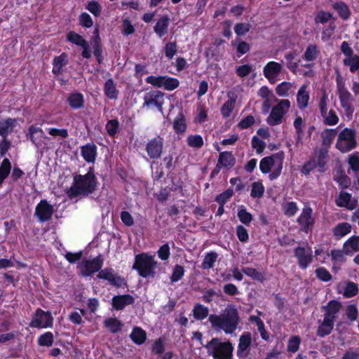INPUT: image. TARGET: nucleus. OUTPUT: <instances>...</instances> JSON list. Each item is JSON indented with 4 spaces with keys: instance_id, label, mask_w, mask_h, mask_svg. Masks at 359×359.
Listing matches in <instances>:
<instances>
[{
    "instance_id": "f257e3e1",
    "label": "nucleus",
    "mask_w": 359,
    "mask_h": 359,
    "mask_svg": "<svg viewBox=\"0 0 359 359\" xmlns=\"http://www.w3.org/2000/svg\"><path fill=\"white\" fill-rule=\"evenodd\" d=\"M208 320L213 330L218 332L222 330L226 334H231L239 323L238 312L234 306H228L219 315L209 316Z\"/></svg>"
},
{
    "instance_id": "f03ea898",
    "label": "nucleus",
    "mask_w": 359,
    "mask_h": 359,
    "mask_svg": "<svg viewBox=\"0 0 359 359\" xmlns=\"http://www.w3.org/2000/svg\"><path fill=\"white\" fill-rule=\"evenodd\" d=\"M97 186V182L93 168H90L86 175H76L74 177L73 184L67 193L72 198L76 196H86L92 194Z\"/></svg>"
},
{
    "instance_id": "7ed1b4c3",
    "label": "nucleus",
    "mask_w": 359,
    "mask_h": 359,
    "mask_svg": "<svg viewBox=\"0 0 359 359\" xmlns=\"http://www.w3.org/2000/svg\"><path fill=\"white\" fill-rule=\"evenodd\" d=\"M208 355L213 359H233V346L229 340L222 341L219 338H212L205 346Z\"/></svg>"
},
{
    "instance_id": "20e7f679",
    "label": "nucleus",
    "mask_w": 359,
    "mask_h": 359,
    "mask_svg": "<svg viewBox=\"0 0 359 359\" xmlns=\"http://www.w3.org/2000/svg\"><path fill=\"white\" fill-rule=\"evenodd\" d=\"M284 157V153L280 151L263 158L259 163L260 170L264 174L269 173L270 180H276L281 174Z\"/></svg>"
},
{
    "instance_id": "39448f33",
    "label": "nucleus",
    "mask_w": 359,
    "mask_h": 359,
    "mask_svg": "<svg viewBox=\"0 0 359 359\" xmlns=\"http://www.w3.org/2000/svg\"><path fill=\"white\" fill-rule=\"evenodd\" d=\"M158 262L155 260L154 255L142 253L135 256V262L133 266L136 269L140 276L143 278H153L155 276V269Z\"/></svg>"
},
{
    "instance_id": "423d86ee",
    "label": "nucleus",
    "mask_w": 359,
    "mask_h": 359,
    "mask_svg": "<svg viewBox=\"0 0 359 359\" xmlns=\"http://www.w3.org/2000/svg\"><path fill=\"white\" fill-rule=\"evenodd\" d=\"M357 146V133L355 129L345 128L339 132L335 147L340 152L348 153L355 149Z\"/></svg>"
},
{
    "instance_id": "0eeeda50",
    "label": "nucleus",
    "mask_w": 359,
    "mask_h": 359,
    "mask_svg": "<svg viewBox=\"0 0 359 359\" xmlns=\"http://www.w3.org/2000/svg\"><path fill=\"white\" fill-rule=\"evenodd\" d=\"M327 157V151L325 149L316 150L311 156L309 161L306 162L302 168V172L307 175L312 170L317 168L320 172L325 170L326 159Z\"/></svg>"
},
{
    "instance_id": "6e6552de",
    "label": "nucleus",
    "mask_w": 359,
    "mask_h": 359,
    "mask_svg": "<svg viewBox=\"0 0 359 359\" xmlns=\"http://www.w3.org/2000/svg\"><path fill=\"white\" fill-rule=\"evenodd\" d=\"M276 104L273 106L266 118L269 125L274 126L283 123L285 115L290 108L289 100H276Z\"/></svg>"
},
{
    "instance_id": "1a4fd4ad",
    "label": "nucleus",
    "mask_w": 359,
    "mask_h": 359,
    "mask_svg": "<svg viewBox=\"0 0 359 359\" xmlns=\"http://www.w3.org/2000/svg\"><path fill=\"white\" fill-rule=\"evenodd\" d=\"M149 83L156 88H163L165 90L171 91L176 89L180 82L177 79L168 76H149L145 79Z\"/></svg>"
},
{
    "instance_id": "9d476101",
    "label": "nucleus",
    "mask_w": 359,
    "mask_h": 359,
    "mask_svg": "<svg viewBox=\"0 0 359 359\" xmlns=\"http://www.w3.org/2000/svg\"><path fill=\"white\" fill-rule=\"evenodd\" d=\"M164 95L165 94L159 90H151L147 93L143 97V107H146L148 109H156L162 112Z\"/></svg>"
},
{
    "instance_id": "9b49d317",
    "label": "nucleus",
    "mask_w": 359,
    "mask_h": 359,
    "mask_svg": "<svg viewBox=\"0 0 359 359\" xmlns=\"http://www.w3.org/2000/svg\"><path fill=\"white\" fill-rule=\"evenodd\" d=\"M53 212V205L46 200H41L35 208L34 216L40 222H45L52 218Z\"/></svg>"
},
{
    "instance_id": "f8f14e48",
    "label": "nucleus",
    "mask_w": 359,
    "mask_h": 359,
    "mask_svg": "<svg viewBox=\"0 0 359 359\" xmlns=\"http://www.w3.org/2000/svg\"><path fill=\"white\" fill-rule=\"evenodd\" d=\"M145 150L150 158H161L163 150V139L157 136L149 140L146 144Z\"/></svg>"
},
{
    "instance_id": "ddd939ff",
    "label": "nucleus",
    "mask_w": 359,
    "mask_h": 359,
    "mask_svg": "<svg viewBox=\"0 0 359 359\" xmlns=\"http://www.w3.org/2000/svg\"><path fill=\"white\" fill-rule=\"evenodd\" d=\"M53 318L50 313L45 312L38 309L33 319L30 323V326L33 327H48L52 326Z\"/></svg>"
},
{
    "instance_id": "4468645a",
    "label": "nucleus",
    "mask_w": 359,
    "mask_h": 359,
    "mask_svg": "<svg viewBox=\"0 0 359 359\" xmlns=\"http://www.w3.org/2000/svg\"><path fill=\"white\" fill-rule=\"evenodd\" d=\"M102 266V259L97 257L91 260H84L79 264L81 273L84 276H91L100 271Z\"/></svg>"
},
{
    "instance_id": "2eb2a0df",
    "label": "nucleus",
    "mask_w": 359,
    "mask_h": 359,
    "mask_svg": "<svg viewBox=\"0 0 359 359\" xmlns=\"http://www.w3.org/2000/svg\"><path fill=\"white\" fill-rule=\"evenodd\" d=\"M283 70V67L280 63L270 61L264 67L263 74L270 83H273L277 81Z\"/></svg>"
},
{
    "instance_id": "dca6fc26",
    "label": "nucleus",
    "mask_w": 359,
    "mask_h": 359,
    "mask_svg": "<svg viewBox=\"0 0 359 359\" xmlns=\"http://www.w3.org/2000/svg\"><path fill=\"white\" fill-rule=\"evenodd\" d=\"M338 95L341 107L347 114L351 115L354 111L352 95L344 86L338 87Z\"/></svg>"
},
{
    "instance_id": "f3484780",
    "label": "nucleus",
    "mask_w": 359,
    "mask_h": 359,
    "mask_svg": "<svg viewBox=\"0 0 359 359\" xmlns=\"http://www.w3.org/2000/svg\"><path fill=\"white\" fill-rule=\"evenodd\" d=\"M313 210L309 206H305L297 218V222L302 226V229L308 233L312 228L314 224V218L312 216Z\"/></svg>"
},
{
    "instance_id": "a211bd4d",
    "label": "nucleus",
    "mask_w": 359,
    "mask_h": 359,
    "mask_svg": "<svg viewBox=\"0 0 359 359\" xmlns=\"http://www.w3.org/2000/svg\"><path fill=\"white\" fill-rule=\"evenodd\" d=\"M294 255L297 258L299 266L304 269L308 267L313 259L312 250L309 247H297L294 250Z\"/></svg>"
},
{
    "instance_id": "6ab92c4d",
    "label": "nucleus",
    "mask_w": 359,
    "mask_h": 359,
    "mask_svg": "<svg viewBox=\"0 0 359 359\" xmlns=\"http://www.w3.org/2000/svg\"><path fill=\"white\" fill-rule=\"evenodd\" d=\"M27 137L37 148L44 144L45 140L47 138L42 129L35 126H31L29 128Z\"/></svg>"
},
{
    "instance_id": "aec40b11",
    "label": "nucleus",
    "mask_w": 359,
    "mask_h": 359,
    "mask_svg": "<svg viewBox=\"0 0 359 359\" xmlns=\"http://www.w3.org/2000/svg\"><path fill=\"white\" fill-rule=\"evenodd\" d=\"M341 306L342 305L339 301H330L327 305L323 306L324 318L334 323V320L337 318L338 313H339Z\"/></svg>"
},
{
    "instance_id": "412c9836",
    "label": "nucleus",
    "mask_w": 359,
    "mask_h": 359,
    "mask_svg": "<svg viewBox=\"0 0 359 359\" xmlns=\"http://www.w3.org/2000/svg\"><path fill=\"white\" fill-rule=\"evenodd\" d=\"M100 279L107 280L111 285L116 287L125 285L126 283L123 278L114 273L111 269H104L101 270L97 275Z\"/></svg>"
},
{
    "instance_id": "4be33fe9",
    "label": "nucleus",
    "mask_w": 359,
    "mask_h": 359,
    "mask_svg": "<svg viewBox=\"0 0 359 359\" xmlns=\"http://www.w3.org/2000/svg\"><path fill=\"white\" fill-rule=\"evenodd\" d=\"M336 205L338 207L346 208L348 210H353L357 207V200L353 198L351 194L345 191H341L336 198Z\"/></svg>"
},
{
    "instance_id": "5701e85b",
    "label": "nucleus",
    "mask_w": 359,
    "mask_h": 359,
    "mask_svg": "<svg viewBox=\"0 0 359 359\" xmlns=\"http://www.w3.org/2000/svg\"><path fill=\"white\" fill-rule=\"evenodd\" d=\"M307 88L308 86L306 85H303L300 87L297 93V105L300 110H304L309 106L310 93Z\"/></svg>"
},
{
    "instance_id": "b1692460",
    "label": "nucleus",
    "mask_w": 359,
    "mask_h": 359,
    "mask_svg": "<svg viewBox=\"0 0 359 359\" xmlns=\"http://www.w3.org/2000/svg\"><path fill=\"white\" fill-rule=\"evenodd\" d=\"M135 299L130 294L114 296L112 298V306L116 310H122L126 306L133 304Z\"/></svg>"
},
{
    "instance_id": "393cba45",
    "label": "nucleus",
    "mask_w": 359,
    "mask_h": 359,
    "mask_svg": "<svg viewBox=\"0 0 359 359\" xmlns=\"http://www.w3.org/2000/svg\"><path fill=\"white\" fill-rule=\"evenodd\" d=\"M252 343V338H239L236 354L240 359H245L249 355Z\"/></svg>"
},
{
    "instance_id": "a878e982",
    "label": "nucleus",
    "mask_w": 359,
    "mask_h": 359,
    "mask_svg": "<svg viewBox=\"0 0 359 359\" xmlns=\"http://www.w3.org/2000/svg\"><path fill=\"white\" fill-rule=\"evenodd\" d=\"M83 158L88 163H94L97 156V147L93 143H88L81 147Z\"/></svg>"
},
{
    "instance_id": "bb28decb",
    "label": "nucleus",
    "mask_w": 359,
    "mask_h": 359,
    "mask_svg": "<svg viewBox=\"0 0 359 359\" xmlns=\"http://www.w3.org/2000/svg\"><path fill=\"white\" fill-rule=\"evenodd\" d=\"M17 121L15 118H8L0 121V135L6 138L11 134L16 126Z\"/></svg>"
},
{
    "instance_id": "cd10ccee",
    "label": "nucleus",
    "mask_w": 359,
    "mask_h": 359,
    "mask_svg": "<svg viewBox=\"0 0 359 359\" xmlns=\"http://www.w3.org/2000/svg\"><path fill=\"white\" fill-rule=\"evenodd\" d=\"M344 252L347 255H352L359 251V236H353L350 237L344 243Z\"/></svg>"
},
{
    "instance_id": "c85d7f7f",
    "label": "nucleus",
    "mask_w": 359,
    "mask_h": 359,
    "mask_svg": "<svg viewBox=\"0 0 359 359\" xmlns=\"http://www.w3.org/2000/svg\"><path fill=\"white\" fill-rule=\"evenodd\" d=\"M320 55V50L315 44H309L302 56V60L308 62H314Z\"/></svg>"
},
{
    "instance_id": "c756f323",
    "label": "nucleus",
    "mask_w": 359,
    "mask_h": 359,
    "mask_svg": "<svg viewBox=\"0 0 359 359\" xmlns=\"http://www.w3.org/2000/svg\"><path fill=\"white\" fill-rule=\"evenodd\" d=\"M170 19L167 15L161 18L154 27L155 33L162 37L168 33Z\"/></svg>"
},
{
    "instance_id": "7c9ffc66",
    "label": "nucleus",
    "mask_w": 359,
    "mask_h": 359,
    "mask_svg": "<svg viewBox=\"0 0 359 359\" xmlns=\"http://www.w3.org/2000/svg\"><path fill=\"white\" fill-rule=\"evenodd\" d=\"M104 95L110 100H116L118 95V90L116 85L112 79H108L104 85Z\"/></svg>"
},
{
    "instance_id": "2f4dec72",
    "label": "nucleus",
    "mask_w": 359,
    "mask_h": 359,
    "mask_svg": "<svg viewBox=\"0 0 359 359\" xmlns=\"http://www.w3.org/2000/svg\"><path fill=\"white\" fill-rule=\"evenodd\" d=\"M67 55L65 53L55 57L53 62V73L60 74L62 71V68L67 65Z\"/></svg>"
},
{
    "instance_id": "473e14b6",
    "label": "nucleus",
    "mask_w": 359,
    "mask_h": 359,
    "mask_svg": "<svg viewBox=\"0 0 359 359\" xmlns=\"http://www.w3.org/2000/svg\"><path fill=\"white\" fill-rule=\"evenodd\" d=\"M351 231V225L348 222L339 223L332 229L333 234L337 239L348 234Z\"/></svg>"
},
{
    "instance_id": "72a5a7b5",
    "label": "nucleus",
    "mask_w": 359,
    "mask_h": 359,
    "mask_svg": "<svg viewBox=\"0 0 359 359\" xmlns=\"http://www.w3.org/2000/svg\"><path fill=\"white\" fill-rule=\"evenodd\" d=\"M235 158L231 152L223 151L219 154L218 164L225 168H231L235 164Z\"/></svg>"
},
{
    "instance_id": "f704fd0d",
    "label": "nucleus",
    "mask_w": 359,
    "mask_h": 359,
    "mask_svg": "<svg viewBox=\"0 0 359 359\" xmlns=\"http://www.w3.org/2000/svg\"><path fill=\"white\" fill-rule=\"evenodd\" d=\"M104 326L111 333H116L121 330L123 323L116 318H109L104 320Z\"/></svg>"
},
{
    "instance_id": "c9c22d12",
    "label": "nucleus",
    "mask_w": 359,
    "mask_h": 359,
    "mask_svg": "<svg viewBox=\"0 0 359 359\" xmlns=\"http://www.w3.org/2000/svg\"><path fill=\"white\" fill-rule=\"evenodd\" d=\"M339 287H341L343 289L344 291H339V292L342 293V294L346 298L353 297L355 296L358 292V285L351 281L347 282L344 287H342L340 285Z\"/></svg>"
},
{
    "instance_id": "e433bc0d",
    "label": "nucleus",
    "mask_w": 359,
    "mask_h": 359,
    "mask_svg": "<svg viewBox=\"0 0 359 359\" xmlns=\"http://www.w3.org/2000/svg\"><path fill=\"white\" fill-rule=\"evenodd\" d=\"M209 313L208 308L201 304H197L193 309V315L196 320H202L205 319Z\"/></svg>"
},
{
    "instance_id": "4c0bfd02",
    "label": "nucleus",
    "mask_w": 359,
    "mask_h": 359,
    "mask_svg": "<svg viewBox=\"0 0 359 359\" xmlns=\"http://www.w3.org/2000/svg\"><path fill=\"white\" fill-rule=\"evenodd\" d=\"M337 129H325L322 132V144L324 146L330 147L337 135Z\"/></svg>"
},
{
    "instance_id": "58836bf2",
    "label": "nucleus",
    "mask_w": 359,
    "mask_h": 359,
    "mask_svg": "<svg viewBox=\"0 0 359 359\" xmlns=\"http://www.w3.org/2000/svg\"><path fill=\"white\" fill-rule=\"evenodd\" d=\"M11 170V163L8 158H4L0 165V187L8 177Z\"/></svg>"
},
{
    "instance_id": "ea45409f",
    "label": "nucleus",
    "mask_w": 359,
    "mask_h": 359,
    "mask_svg": "<svg viewBox=\"0 0 359 359\" xmlns=\"http://www.w3.org/2000/svg\"><path fill=\"white\" fill-rule=\"evenodd\" d=\"M334 327V322L324 318L322 323L320 325L318 334L320 337H324L330 334Z\"/></svg>"
},
{
    "instance_id": "a19ab883",
    "label": "nucleus",
    "mask_w": 359,
    "mask_h": 359,
    "mask_svg": "<svg viewBox=\"0 0 359 359\" xmlns=\"http://www.w3.org/2000/svg\"><path fill=\"white\" fill-rule=\"evenodd\" d=\"M218 255L215 252H210L205 255L201 264L203 269H209L213 267L217 259Z\"/></svg>"
},
{
    "instance_id": "79ce46f5",
    "label": "nucleus",
    "mask_w": 359,
    "mask_h": 359,
    "mask_svg": "<svg viewBox=\"0 0 359 359\" xmlns=\"http://www.w3.org/2000/svg\"><path fill=\"white\" fill-rule=\"evenodd\" d=\"M332 7L344 20H346L349 18L350 11L344 2H337L333 4Z\"/></svg>"
},
{
    "instance_id": "37998d69",
    "label": "nucleus",
    "mask_w": 359,
    "mask_h": 359,
    "mask_svg": "<svg viewBox=\"0 0 359 359\" xmlns=\"http://www.w3.org/2000/svg\"><path fill=\"white\" fill-rule=\"evenodd\" d=\"M323 118V122L327 126H335L338 123L339 119L335 111L332 109L325 112V115H321Z\"/></svg>"
},
{
    "instance_id": "c03bdc74",
    "label": "nucleus",
    "mask_w": 359,
    "mask_h": 359,
    "mask_svg": "<svg viewBox=\"0 0 359 359\" xmlns=\"http://www.w3.org/2000/svg\"><path fill=\"white\" fill-rule=\"evenodd\" d=\"M344 65L350 67L351 72H355L359 69V55H353L348 57H345L343 60Z\"/></svg>"
},
{
    "instance_id": "a18cd8bd",
    "label": "nucleus",
    "mask_w": 359,
    "mask_h": 359,
    "mask_svg": "<svg viewBox=\"0 0 359 359\" xmlns=\"http://www.w3.org/2000/svg\"><path fill=\"white\" fill-rule=\"evenodd\" d=\"M238 217L241 222L248 226L252 220V215L247 211L244 206H241L238 211Z\"/></svg>"
},
{
    "instance_id": "49530a36",
    "label": "nucleus",
    "mask_w": 359,
    "mask_h": 359,
    "mask_svg": "<svg viewBox=\"0 0 359 359\" xmlns=\"http://www.w3.org/2000/svg\"><path fill=\"white\" fill-rule=\"evenodd\" d=\"M282 209L285 215L292 217L297 212L299 208L297 203L290 201L285 202L282 205Z\"/></svg>"
},
{
    "instance_id": "de8ad7c7",
    "label": "nucleus",
    "mask_w": 359,
    "mask_h": 359,
    "mask_svg": "<svg viewBox=\"0 0 359 359\" xmlns=\"http://www.w3.org/2000/svg\"><path fill=\"white\" fill-rule=\"evenodd\" d=\"M293 88V83L291 82H282L278 84L276 88V93L280 97H287L290 90Z\"/></svg>"
},
{
    "instance_id": "09e8293b",
    "label": "nucleus",
    "mask_w": 359,
    "mask_h": 359,
    "mask_svg": "<svg viewBox=\"0 0 359 359\" xmlns=\"http://www.w3.org/2000/svg\"><path fill=\"white\" fill-rule=\"evenodd\" d=\"M69 105L74 109H79L83 107V97L81 93H73L69 97Z\"/></svg>"
},
{
    "instance_id": "8fccbe9b",
    "label": "nucleus",
    "mask_w": 359,
    "mask_h": 359,
    "mask_svg": "<svg viewBox=\"0 0 359 359\" xmlns=\"http://www.w3.org/2000/svg\"><path fill=\"white\" fill-rule=\"evenodd\" d=\"M235 102V99L231 97L224 103V104L221 107V114L223 116V117L227 118L230 116L234 108Z\"/></svg>"
},
{
    "instance_id": "3c124183",
    "label": "nucleus",
    "mask_w": 359,
    "mask_h": 359,
    "mask_svg": "<svg viewBox=\"0 0 359 359\" xmlns=\"http://www.w3.org/2000/svg\"><path fill=\"white\" fill-rule=\"evenodd\" d=\"M67 39L69 42L79 46H86L87 41L79 34L74 32H70L67 36Z\"/></svg>"
},
{
    "instance_id": "603ef678",
    "label": "nucleus",
    "mask_w": 359,
    "mask_h": 359,
    "mask_svg": "<svg viewBox=\"0 0 359 359\" xmlns=\"http://www.w3.org/2000/svg\"><path fill=\"white\" fill-rule=\"evenodd\" d=\"M187 144L192 148H201L203 145V137L199 135H191L187 137Z\"/></svg>"
},
{
    "instance_id": "864d4df0",
    "label": "nucleus",
    "mask_w": 359,
    "mask_h": 359,
    "mask_svg": "<svg viewBox=\"0 0 359 359\" xmlns=\"http://www.w3.org/2000/svg\"><path fill=\"white\" fill-rule=\"evenodd\" d=\"M173 128L176 133H183L187 129V124L184 116L182 114L178 115L175 119Z\"/></svg>"
},
{
    "instance_id": "5fc2aeb1",
    "label": "nucleus",
    "mask_w": 359,
    "mask_h": 359,
    "mask_svg": "<svg viewBox=\"0 0 359 359\" xmlns=\"http://www.w3.org/2000/svg\"><path fill=\"white\" fill-rule=\"evenodd\" d=\"M264 192V187L259 182H253L252 184V189L250 196L252 198H261Z\"/></svg>"
},
{
    "instance_id": "6e6d98bb",
    "label": "nucleus",
    "mask_w": 359,
    "mask_h": 359,
    "mask_svg": "<svg viewBox=\"0 0 359 359\" xmlns=\"http://www.w3.org/2000/svg\"><path fill=\"white\" fill-rule=\"evenodd\" d=\"M118 128L119 123L116 119L109 120L105 126L107 134L110 136L115 135L118 131Z\"/></svg>"
},
{
    "instance_id": "4d7b16f0",
    "label": "nucleus",
    "mask_w": 359,
    "mask_h": 359,
    "mask_svg": "<svg viewBox=\"0 0 359 359\" xmlns=\"http://www.w3.org/2000/svg\"><path fill=\"white\" fill-rule=\"evenodd\" d=\"M243 272L248 276L252 278L253 280H257L259 281H262L264 280L263 275L259 272L257 269L245 267L243 269Z\"/></svg>"
},
{
    "instance_id": "13d9d810",
    "label": "nucleus",
    "mask_w": 359,
    "mask_h": 359,
    "mask_svg": "<svg viewBox=\"0 0 359 359\" xmlns=\"http://www.w3.org/2000/svg\"><path fill=\"white\" fill-rule=\"evenodd\" d=\"M232 45L233 46H236V50L241 55L246 53L250 50L249 44L245 41H241L240 39H236L232 41Z\"/></svg>"
},
{
    "instance_id": "bf43d9fd",
    "label": "nucleus",
    "mask_w": 359,
    "mask_h": 359,
    "mask_svg": "<svg viewBox=\"0 0 359 359\" xmlns=\"http://www.w3.org/2000/svg\"><path fill=\"white\" fill-rule=\"evenodd\" d=\"M249 320L252 324H254L257 327L261 337H264L266 331L263 321L258 316H250Z\"/></svg>"
},
{
    "instance_id": "052dcab7",
    "label": "nucleus",
    "mask_w": 359,
    "mask_h": 359,
    "mask_svg": "<svg viewBox=\"0 0 359 359\" xmlns=\"http://www.w3.org/2000/svg\"><path fill=\"white\" fill-rule=\"evenodd\" d=\"M165 351V345L162 338H158L152 344L151 351L154 354L161 355Z\"/></svg>"
},
{
    "instance_id": "680f3d73",
    "label": "nucleus",
    "mask_w": 359,
    "mask_h": 359,
    "mask_svg": "<svg viewBox=\"0 0 359 359\" xmlns=\"http://www.w3.org/2000/svg\"><path fill=\"white\" fill-rule=\"evenodd\" d=\"M332 18V15L328 12L325 11H319L316 18H315V22L316 23H321L324 24L330 21Z\"/></svg>"
},
{
    "instance_id": "e2e57ef3",
    "label": "nucleus",
    "mask_w": 359,
    "mask_h": 359,
    "mask_svg": "<svg viewBox=\"0 0 359 359\" xmlns=\"http://www.w3.org/2000/svg\"><path fill=\"white\" fill-rule=\"evenodd\" d=\"M184 274V267L180 265H176L173 269L170 280L171 282H177L180 280Z\"/></svg>"
},
{
    "instance_id": "0e129e2a",
    "label": "nucleus",
    "mask_w": 359,
    "mask_h": 359,
    "mask_svg": "<svg viewBox=\"0 0 359 359\" xmlns=\"http://www.w3.org/2000/svg\"><path fill=\"white\" fill-rule=\"evenodd\" d=\"M348 163L351 168L355 171H359V154L355 153L348 156Z\"/></svg>"
},
{
    "instance_id": "69168bd1",
    "label": "nucleus",
    "mask_w": 359,
    "mask_h": 359,
    "mask_svg": "<svg viewBox=\"0 0 359 359\" xmlns=\"http://www.w3.org/2000/svg\"><path fill=\"white\" fill-rule=\"evenodd\" d=\"M335 28L336 26L334 23L333 22H330L329 25L325 29H324L322 32V40L323 41H327V40H329L332 37Z\"/></svg>"
},
{
    "instance_id": "338daca9",
    "label": "nucleus",
    "mask_w": 359,
    "mask_h": 359,
    "mask_svg": "<svg viewBox=\"0 0 359 359\" xmlns=\"http://www.w3.org/2000/svg\"><path fill=\"white\" fill-rule=\"evenodd\" d=\"M250 25L248 23H238L234 27L235 33L238 36H243L250 29Z\"/></svg>"
},
{
    "instance_id": "774afa93",
    "label": "nucleus",
    "mask_w": 359,
    "mask_h": 359,
    "mask_svg": "<svg viewBox=\"0 0 359 359\" xmlns=\"http://www.w3.org/2000/svg\"><path fill=\"white\" fill-rule=\"evenodd\" d=\"M177 52V44L175 42H168L165 46V55L169 59H172Z\"/></svg>"
}]
</instances>
